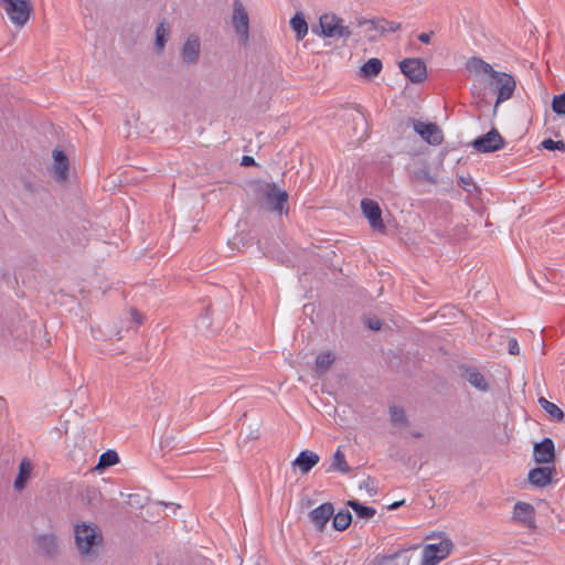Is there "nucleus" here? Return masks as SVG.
<instances>
[{
  "instance_id": "obj_5",
  "label": "nucleus",
  "mask_w": 565,
  "mask_h": 565,
  "mask_svg": "<svg viewBox=\"0 0 565 565\" xmlns=\"http://www.w3.org/2000/svg\"><path fill=\"white\" fill-rule=\"evenodd\" d=\"M3 9L10 21L22 28L30 19L33 6L30 0H8Z\"/></svg>"
},
{
  "instance_id": "obj_14",
  "label": "nucleus",
  "mask_w": 565,
  "mask_h": 565,
  "mask_svg": "<svg viewBox=\"0 0 565 565\" xmlns=\"http://www.w3.org/2000/svg\"><path fill=\"white\" fill-rule=\"evenodd\" d=\"M35 544L41 555L46 558H54L58 553L57 537L52 533L38 535Z\"/></svg>"
},
{
  "instance_id": "obj_35",
  "label": "nucleus",
  "mask_w": 565,
  "mask_h": 565,
  "mask_svg": "<svg viewBox=\"0 0 565 565\" xmlns=\"http://www.w3.org/2000/svg\"><path fill=\"white\" fill-rule=\"evenodd\" d=\"M458 185L469 194H475L480 191L479 186L475 183L473 179L470 175H460L458 178Z\"/></svg>"
},
{
  "instance_id": "obj_36",
  "label": "nucleus",
  "mask_w": 565,
  "mask_h": 565,
  "mask_svg": "<svg viewBox=\"0 0 565 565\" xmlns=\"http://www.w3.org/2000/svg\"><path fill=\"white\" fill-rule=\"evenodd\" d=\"M541 147L543 149L550 150V151H564L565 150V142L563 140H553L551 138L544 139L541 142Z\"/></svg>"
},
{
  "instance_id": "obj_46",
  "label": "nucleus",
  "mask_w": 565,
  "mask_h": 565,
  "mask_svg": "<svg viewBox=\"0 0 565 565\" xmlns=\"http://www.w3.org/2000/svg\"><path fill=\"white\" fill-rule=\"evenodd\" d=\"M404 502H405L404 500L395 501V502H393L392 504L388 505V510H396L397 508L403 505Z\"/></svg>"
},
{
  "instance_id": "obj_2",
  "label": "nucleus",
  "mask_w": 565,
  "mask_h": 565,
  "mask_svg": "<svg viewBox=\"0 0 565 565\" xmlns=\"http://www.w3.org/2000/svg\"><path fill=\"white\" fill-rule=\"evenodd\" d=\"M257 193L264 198L267 210L282 214L288 212V193L279 189L275 183H262L257 188Z\"/></svg>"
},
{
  "instance_id": "obj_33",
  "label": "nucleus",
  "mask_w": 565,
  "mask_h": 565,
  "mask_svg": "<svg viewBox=\"0 0 565 565\" xmlns=\"http://www.w3.org/2000/svg\"><path fill=\"white\" fill-rule=\"evenodd\" d=\"M119 461V456L115 450H107L99 456L97 470H104L108 467L116 465Z\"/></svg>"
},
{
  "instance_id": "obj_41",
  "label": "nucleus",
  "mask_w": 565,
  "mask_h": 565,
  "mask_svg": "<svg viewBox=\"0 0 565 565\" xmlns=\"http://www.w3.org/2000/svg\"><path fill=\"white\" fill-rule=\"evenodd\" d=\"M508 351L512 355H516L520 352V347L516 339L511 338L508 342Z\"/></svg>"
},
{
  "instance_id": "obj_10",
  "label": "nucleus",
  "mask_w": 565,
  "mask_h": 565,
  "mask_svg": "<svg viewBox=\"0 0 565 565\" xmlns=\"http://www.w3.org/2000/svg\"><path fill=\"white\" fill-rule=\"evenodd\" d=\"M333 512L334 505L331 502H324L310 511L308 519L318 533H323L333 516Z\"/></svg>"
},
{
  "instance_id": "obj_40",
  "label": "nucleus",
  "mask_w": 565,
  "mask_h": 565,
  "mask_svg": "<svg viewBox=\"0 0 565 565\" xmlns=\"http://www.w3.org/2000/svg\"><path fill=\"white\" fill-rule=\"evenodd\" d=\"M365 324L373 331H379L382 328V321L377 317H369L365 320Z\"/></svg>"
},
{
  "instance_id": "obj_45",
  "label": "nucleus",
  "mask_w": 565,
  "mask_h": 565,
  "mask_svg": "<svg viewBox=\"0 0 565 565\" xmlns=\"http://www.w3.org/2000/svg\"><path fill=\"white\" fill-rule=\"evenodd\" d=\"M131 317L136 323L140 324L142 322V316L136 309H131Z\"/></svg>"
},
{
  "instance_id": "obj_11",
  "label": "nucleus",
  "mask_w": 565,
  "mask_h": 565,
  "mask_svg": "<svg viewBox=\"0 0 565 565\" xmlns=\"http://www.w3.org/2000/svg\"><path fill=\"white\" fill-rule=\"evenodd\" d=\"M399 68L413 83H422L427 76L426 65L420 58H405L399 62Z\"/></svg>"
},
{
  "instance_id": "obj_12",
  "label": "nucleus",
  "mask_w": 565,
  "mask_h": 565,
  "mask_svg": "<svg viewBox=\"0 0 565 565\" xmlns=\"http://www.w3.org/2000/svg\"><path fill=\"white\" fill-rule=\"evenodd\" d=\"M361 210L374 231L384 232L385 225L383 223L382 211L377 202L371 199H363L361 201Z\"/></svg>"
},
{
  "instance_id": "obj_20",
  "label": "nucleus",
  "mask_w": 565,
  "mask_h": 565,
  "mask_svg": "<svg viewBox=\"0 0 565 565\" xmlns=\"http://www.w3.org/2000/svg\"><path fill=\"white\" fill-rule=\"evenodd\" d=\"M407 550H398L393 554H377L367 565H409Z\"/></svg>"
},
{
  "instance_id": "obj_49",
  "label": "nucleus",
  "mask_w": 565,
  "mask_h": 565,
  "mask_svg": "<svg viewBox=\"0 0 565 565\" xmlns=\"http://www.w3.org/2000/svg\"><path fill=\"white\" fill-rule=\"evenodd\" d=\"M4 399L0 397V412L4 408Z\"/></svg>"
},
{
  "instance_id": "obj_7",
  "label": "nucleus",
  "mask_w": 565,
  "mask_h": 565,
  "mask_svg": "<svg viewBox=\"0 0 565 565\" xmlns=\"http://www.w3.org/2000/svg\"><path fill=\"white\" fill-rule=\"evenodd\" d=\"M471 146L481 153L495 152L505 146V140L495 128H492L487 134L476 138Z\"/></svg>"
},
{
  "instance_id": "obj_9",
  "label": "nucleus",
  "mask_w": 565,
  "mask_h": 565,
  "mask_svg": "<svg viewBox=\"0 0 565 565\" xmlns=\"http://www.w3.org/2000/svg\"><path fill=\"white\" fill-rule=\"evenodd\" d=\"M320 26L327 38L348 39L351 35L349 26L343 25V20L334 14H323L320 18Z\"/></svg>"
},
{
  "instance_id": "obj_30",
  "label": "nucleus",
  "mask_w": 565,
  "mask_h": 565,
  "mask_svg": "<svg viewBox=\"0 0 565 565\" xmlns=\"http://www.w3.org/2000/svg\"><path fill=\"white\" fill-rule=\"evenodd\" d=\"M371 29L380 31L381 33L395 32L401 29V23L387 21L385 19H377L371 21Z\"/></svg>"
},
{
  "instance_id": "obj_3",
  "label": "nucleus",
  "mask_w": 565,
  "mask_h": 565,
  "mask_svg": "<svg viewBox=\"0 0 565 565\" xmlns=\"http://www.w3.org/2000/svg\"><path fill=\"white\" fill-rule=\"evenodd\" d=\"M491 79L490 85L497 93V100L493 107V114L495 115L498 106L513 96L516 83L512 75L498 71L493 72Z\"/></svg>"
},
{
  "instance_id": "obj_28",
  "label": "nucleus",
  "mask_w": 565,
  "mask_h": 565,
  "mask_svg": "<svg viewBox=\"0 0 565 565\" xmlns=\"http://www.w3.org/2000/svg\"><path fill=\"white\" fill-rule=\"evenodd\" d=\"M290 26L294 30V32L296 33V39L298 41L302 40L305 38V35L308 33L307 21H306L305 17L299 12L296 13L290 19Z\"/></svg>"
},
{
  "instance_id": "obj_39",
  "label": "nucleus",
  "mask_w": 565,
  "mask_h": 565,
  "mask_svg": "<svg viewBox=\"0 0 565 565\" xmlns=\"http://www.w3.org/2000/svg\"><path fill=\"white\" fill-rule=\"evenodd\" d=\"M360 489H365L371 495L376 494L375 479L369 476L360 483Z\"/></svg>"
},
{
  "instance_id": "obj_51",
  "label": "nucleus",
  "mask_w": 565,
  "mask_h": 565,
  "mask_svg": "<svg viewBox=\"0 0 565 565\" xmlns=\"http://www.w3.org/2000/svg\"><path fill=\"white\" fill-rule=\"evenodd\" d=\"M202 322L205 324V327H209V322L206 321V317L202 318Z\"/></svg>"
},
{
  "instance_id": "obj_26",
  "label": "nucleus",
  "mask_w": 565,
  "mask_h": 565,
  "mask_svg": "<svg viewBox=\"0 0 565 565\" xmlns=\"http://www.w3.org/2000/svg\"><path fill=\"white\" fill-rule=\"evenodd\" d=\"M332 527L335 531H344L352 523V515L349 510H340L338 513L333 512L332 516Z\"/></svg>"
},
{
  "instance_id": "obj_4",
  "label": "nucleus",
  "mask_w": 565,
  "mask_h": 565,
  "mask_svg": "<svg viewBox=\"0 0 565 565\" xmlns=\"http://www.w3.org/2000/svg\"><path fill=\"white\" fill-rule=\"evenodd\" d=\"M232 24L242 45H247L249 41V17L241 0L233 2Z\"/></svg>"
},
{
  "instance_id": "obj_15",
  "label": "nucleus",
  "mask_w": 565,
  "mask_h": 565,
  "mask_svg": "<svg viewBox=\"0 0 565 565\" xmlns=\"http://www.w3.org/2000/svg\"><path fill=\"white\" fill-rule=\"evenodd\" d=\"M181 60L185 65H193L200 57V40L195 35H190L182 45Z\"/></svg>"
},
{
  "instance_id": "obj_31",
  "label": "nucleus",
  "mask_w": 565,
  "mask_h": 565,
  "mask_svg": "<svg viewBox=\"0 0 565 565\" xmlns=\"http://www.w3.org/2000/svg\"><path fill=\"white\" fill-rule=\"evenodd\" d=\"M170 36V28L164 22H161L156 28V49L157 51H162L166 46Z\"/></svg>"
},
{
  "instance_id": "obj_48",
  "label": "nucleus",
  "mask_w": 565,
  "mask_h": 565,
  "mask_svg": "<svg viewBox=\"0 0 565 565\" xmlns=\"http://www.w3.org/2000/svg\"><path fill=\"white\" fill-rule=\"evenodd\" d=\"M412 436H414L415 438H420L423 435L420 431L414 430L412 431Z\"/></svg>"
},
{
  "instance_id": "obj_27",
  "label": "nucleus",
  "mask_w": 565,
  "mask_h": 565,
  "mask_svg": "<svg viewBox=\"0 0 565 565\" xmlns=\"http://www.w3.org/2000/svg\"><path fill=\"white\" fill-rule=\"evenodd\" d=\"M327 471H339L341 473L351 471V467L348 465L345 456L340 448L333 454L331 466Z\"/></svg>"
},
{
  "instance_id": "obj_50",
  "label": "nucleus",
  "mask_w": 565,
  "mask_h": 565,
  "mask_svg": "<svg viewBox=\"0 0 565 565\" xmlns=\"http://www.w3.org/2000/svg\"><path fill=\"white\" fill-rule=\"evenodd\" d=\"M7 2H8V0H0V7L4 8Z\"/></svg>"
},
{
  "instance_id": "obj_8",
  "label": "nucleus",
  "mask_w": 565,
  "mask_h": 565,
  "mask_svg": "<svg viewBox=\"0 0 565 565\" xmlns=\"http://www.w3.org/2000/svg\"><path fill=\"white\" fill-rule=\"evenodd\" d=\"M409 121L423 140L431 146H438L444 140L441 129L434 122H424L419 119L409 118Z\"/></svg>"
},
{
  "instance_id": "obj_6",
  "label": "nucleus",
  "mask_w": 565,
  "mask_h": 565,
  "mask_svg": "<svg viewBox=\"0 0 565 565\" xmlns=\"http://www.w3.org/2000/svg\"><path fill=\"white\" fill-rule=\"evenodd\" d=\"M452 547L454 544L449 539L426 545L423 551L422 565H437L450 554Z\"/></svg>"
},
{
  "instance_id": "obj_18",
  "label": "nucleus",
  "mask_w": 565,
  "mask_h": 565,
  "mask_svg": "<svg viewBox=\"0 0 565 565\" xmlns=\"http://www.w3.org/2000/svg\"><path fill=\"white\" fill-rule=\"evenodd\" d=\"M68 158L63 150H53V177L56 181H66L68 178Z\"/></svg>"
},
{
  "instance_id": "obj_25",
  "label": "nucleus",
  "mask_w": 565,
  "mask_h": 565,
  "mask_svg": "<svg viewBox=\"0 0 565 565\" xmlns=\"http://www.w3.org/2000/svg\"><path fill=\"white\" fill-rule=\"evenodd\" d=\"M347 505L350 507L360 519L370 520L376 514V510L374 508L362 504L360 501L354 499L348 500Z\"/></svg>"
},
{
  "instance_id": "obj_23",
  "label": "nucleus",
  "mask_w": 565,
  "mask_h": 565,
  "mask_svg": "<svg viewBox=\"0 0 565 565\" xmlns=\"http://www.w3.org/2000/svg\"><path fill=\"white\" fill-rule=\"evenodd\" d=\"M32 472V463L29 459L24 458L19 465V472L14 479L13 487L17 491H22Z\"/></svg>"
},
{
  "instance_id": "obj_29",
  "label": "nucleus",
  "mask_w": 565,
  "mask_h": 565,
  "mask_svg": "<svg viewBox=\"0 0 565 565\" xmlns=\"http://www.w3.org/2000/svg\"><path fill=\"white\" fill-rule=\"evenodd\" d=\"M539 403L541 407L555 420H565L564 412L554 403L547 401L545 397H540Z\"/></svg>"
},
{
  "instance_id": "obj_42",
  "label": "nucleus",
  "mask_w": 565,
  "mask_h": 565,
  "mask_svg": "<svg viewBox=\"0 0 565 565\" xmlns=\"http://www.w3.org/2000/svg\"><path fill=\"white\" fill-rule=\"evenodd\" d=\"M247 243H248V241L246 239V235H244V234L236 235V236L234 237V242H233V244H234V245H237V246H239V244H241L242 246H246V245H247Z\"/></svg>"
},
{
  "instance_id": "obj_47",
  "label": "nucleus",
  "mask_w": 565,
  "mask_h": 565,
  "mask_svg": "<svg viewBox=\"0 0 565 565\" xmlns=\"http://www.w3.org/2000/svg\"><path fill=\"white\" fill-rule=\"evenodd\" d=\"M371 21H372V20L360 19V20H359V22H358V25H359V26H362L363 24H366V23H370V24H371Z\"/></svg>"
},
{
  "instance_id": "obj_21",
  "label": "nucleus",
  "mask_w": 565,
  "mask_h": 565,
  "mask_svg": "<svg viewBox=\"0 0 565 565\" xmlns=\"http://www.w3.org/2000/svg\"><path fill=\"white\" fill-rule=\"evenodd\" d=\"M319 460L320 457L316 452L306 449L299 452L291 462V466L294 468H298L301 475H307L319 462Z\"/></svg>"
},
{
  "instance_id": "obj_1",
  "label": "nucleus",
  "mask_w": 565,
  "mask_h": 565,
  "mask_svg": "<svg viewBox=\"0 0 565 565\" xmlns=\"http://www.w3.org/2000/svg\"><path fill=\"white\" fill-rule=\"evenodd\" d=\"M75 545L82 557L94 559L98 556V550L103 545V534L95 523L82 522L74 526Z\"/></svg>"
},
{
  "instance_id": "obj_43",
  "label": "nucleus",
  "mask_w": 565,
  "mask_h": 565,
  "mask_svg": "<svg viewBox=\"0 0 565 565\" xmlns=\"http://www.w3.org/2000/svg\"><path fill=\"white\" fill-rule=\"evenodd\" d=\"M241 164L243 167H250V166H256V161L253 157L250 156H243L242 158V161H241Z\"/></svg>"
},
{
  "instance_id": "obj_44",
  "label": "nucleus",
  "mask_w": 565,
  "mask_h": 565,
  "mask_svg": "<svg viewBox=\"0 0 565 565\" xmlns=\"http://www.w3.org/2000/svg\"><path fill=\"white\" fill-rule=\"evenodd\" d=\"M431 34H433V32H430V33H420L418 35V40L422 43H424V44H428L430 42Z\"/></svg>"
},
{
  "instance_id": "obj_13",
  "label": "nucleus",
  "mask_w": 565,
  "mask_h": 565,
  "mask_svg": "<svg viewBox=\"0 0 565 565\" xmlns=\"http://www.w3.org/2000/svg\"><path fill=\"white\" fill-rule=\"evenodd\" d=\"M533 458L536 463H553L555 460V446L550 437L543 438L533 446Z\"/></svg>"
},
{
  "instance_id": "obj_37",
  "label": "nucleus",
  "mask_w": 565,
  "mask_h": 565,
  "mask_svg": "<svg viewBox=\"0 0 565 565\" xmlns=\"http://www.w3.org/2000/svg\"><path fill=\"white\" fill-rule=\"evenodd\" d=\"M552 110L557 115H565V93L554 96Z\"/></svg>"
},
{
  "instance_id": "obj_24",
  "label": "nucleus",
  "mask_w": 565,
  "mask_h": 565,
  "mask_svg": "<svg viewBox=\"0 0 565 565\" xmlns=\"http://www.w3.org/2000/svg\"><path fill=\"white\" fill-rule=\"evenodd\" d=\"M383 64L380 58L372 57L360 67V75L363 78H373L382 71Z\"/></svg>"
},
{
  "instance_id": "obj_32",
  "label": "nucleus",
  "mask_w": 565,
  "mask_h": 565,
  "mask_svg": "<svg viewBox=\"0 0 565 565\" xmlns=\"http://www.w3.org/2000/svg\"><path fill=\"white\" fill-rule=\"evenodd\" d=\"M390 419L393 425L403 427L408 425V418L403 407L390 406Z\"/></svg>"
},
{
  "instance_id": "obj_22",
  "label": "nucleus",
  "mask_w": 565,
  "mask_h": 565,
  "mask_svg": "<svg viewBox=\"0 0 565 565\" xmlns=\"http://www.w3.org/2000/svg\"><path fill=\"white\" fill-rule=\"evenodd\" d=\"M466 70L476 75L484 74L489 75L490 77L493 75V72H497L489 63L484 62L478 56H472L467 60Z\"/></svg>"
},
{
  "instance_id": "obj_34",
  "label": "nucleus",
  "mask_w": 565,
  "mask_h": 565,
  "mask_svg": "<svg viewBox=\"0 0 565 565\" xmlns=\"http://www.w3.org/2000/svg\"><path fill=\"white\" fill-rule=\"evenodd\" d=\"M334 361V355L331 352H322L316 359V371L322 374L329 370Z\"/></svg>"
},
{
  "instance_id": "obj_19",
  "label": "nucleus",
  "mask_w": 565,
  "mask_h": 565,
  "mask_svg": "<svg viewBox=\"0 0 565 565\" xmlns=\"http://www.w3.org/2000/svg\"><path fill=\"white\" fill-rule=\"evenodd\" d=\"M535 510L530 503L519 501L514 505L513 519L520 522L525 527L533 529Z\"/></svg>"
},
{
  "instance_id": "obj_52",
  "label": "nucleus",
  "mask_w": 565,
  "mask_h": 565,
  "mask_svg": "<svg viewBox=\"0 0 565 565\" xmlns=\"http://www.w3.org/2000/svg\"><path fill=\"white\" fill-rule=\"evenodd\" d=\"M358 119H360V120H363V121H364L363 115L359 114V115H358Z\"/></svg>"
},
{
  "instance_id": "obj_38",
  "label": "nucleus",
  "mask_w": 565,
  "mask_h": 565,
  "mask_svg": "<svg viewBox=\"0 0 565 565\" xmlns=\"http://www.w3.org/2000/svg\"><path fill=\"white\" fill-rule=\"evenodd\" d=\"M414 178L417 181H423L425 183L435 184L437 183V180L435 177L431 175V173L426 169H418L414 172Z\"/></svg>"
},
{
  "instance_id": "obj_17",
  "label": "nucleus",
  "mask_w": 565,
  "mask_h": 565,
  "mask_svg": "<svg viewBox=\"0 0 565 565\" xmlns=\"http://www.w3.org/2000/svg\"><path fill=\"white\" fill-rule=\"evenodd\" d=\"M461 377L480 392H488L490 386L481 372L473 366H460Z\"/></svg>"
},
{
  "instance_id": "obj_16",
  "label": "nucleus",
  "mask_w": 565,
  "mask_h": 565,
  "mask_svg": "<svg viewBox=\"0 0 565 565\" xmlns=\"http://www.w3.org/2000/svg\"><path fill=\"white\" fill-rule=\"evenodd\" d=\"M556 470L554 467H536L530 470L527 480L537 488H544L553 480Z\"/></svg>"
}]
</instances>
